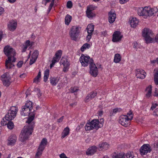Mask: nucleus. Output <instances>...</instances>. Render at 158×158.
Here are the masks:
<instances>
[{"instance_id":"nucleus-1","label":"nucleus","mask_w":158,"mask_h":158,"mask_svg":"<svg viewBox=\"0 0 158 158\" xmlns=\"http://www.w3.org/2000/svg\"><path fill=\"white\" fill-rule=\"evenodd\" d=\"M35 114V111L33 110V112H32L31 114L29 115L30 116L26 121L27 124L24 127L20 135L19 139L21 141H25L32 134L34 127L35 123L33 120L34 119Z\"/></svg>"},{"instance_id":"nucleus-2","label":"nucleus","mask_w":158,"mask_h":158,"mask_svg":"<svg viewBox=\"0 0 158 158\" xmlns=\"http://www.w3.org/2000/svg\"><path fill=\"white\" fill-rule=\"evenodd\" d=\"M137 10L138 15L143 16L145 18H147L153 15L158 10L156 7L151 8L150 6H145L144 7L138 8Z\"/></svg>"},{"instance_id":"nucleus-3","label":"nucleus","mask_w":158,"mask_h":158,"mask_svg":"<svg viewBox=\"0 0 158 158\" xmlns=\"http://www.w3.org/2000/svg\"><path fill=\"white\" fill-rule=\"evenodd\" d=\"M142 34L147 43H152L154 42V34L151 30L148 28H145L142 31Z\"/></svg>"},{"instance_id":"nucleus-4","label":"nucleus","mask_w":158,"mask_h":158,"mask_svg":"<svg viewBox=\"0 0 158 158\" xmlns=\"http://www.w3.org/2000/svg\"><path fill=\"white\" fill-rule=\"evenodd\" d=\"M20 114L21 115L26 116L30 115L33 112V103L29 101H27L25 105L22 107Z\"/></svg>"},{"instance_id":"nucleus-5","label":"nucleus","mask_w":158,"mask_h":158,"mask_svg":"<svg viewBox=\"0 0 158 158\" xmlns=\"http://www.w3.org/2000/svg\"><path fill=\"white\" fill-rule=\"evenodd\" d=\"M132 112H130L127 115H122L119 118V122L122 126L127 127L130 125V122L133 118Z\"/></svg>"},{"instance_id":"nucleus-6","label":"nucleus","mask_w":158,"mask_h":158,"mask_svg":"<svg viewBox=\"0 0 158 158\" xmlns=\"http://www.w3.org/2000/svg\"><path fill=\"white\" fill-rule=\"evenodd\" d=\"M79 60L81 63L82 66L85 67L89 65L94 62V60L92 58L88 55L82 54L79 58Z\"/></svg>"},{"instance_id":"nucleus-7","label":"nucleus","mask_w":158,"mask_h":158,"mask_svg":"<svg viewBox=\"0 0 158 158\" xmlns=\"http://www.w3.org/2000/svg\"><path fill=\"white\" fill-rule=\"evenodd\" d=\"M81 29L80 27L76 26H73L71 28L69 35L72 40L75 41L77 40Z\"/></svg>"},{"instance_id":"nucleus-8","label":"nucleus","mask_w":158,"mask_h":158,"mask_svg":"<svg viewBox=\"0 0 158 158\" xmlns=\"http://www.w3.org/2000/svg\"><path fill=\"white\" fill-rule=\"evenodd\" d=\"M3 52L5 55L8 57L11 58H15L16 53L14 49L9 45L5 46L3 49Z\"/></svg>"},{"instance_id":"nucleus-9","label":"nucleus","mask_w":158,"mask_h":158,"mask_svg":"<svg viewBox=\"0 0 158 158\" xmlns=\"http://www.w3.org/2000/svg\"><path fill=\"white\" fill-rule=\"evenodd\" d=\"M18 111V109L16 106H11L8 110L7 114L6 115V118L12 120L16 116Z\"/></svg>"},{"instance_id":"nucleus-10","label":"nucleus","mask_w":158,"mask_h":158,"mask_svg":"<svg viewBox=\"0 0 158 158\" xmlns=\"http://www.w3.org/2000/svg\"><path fill=\"white\" fill-rule=\"evenodd\" d=\"M94 129H98L103 127L104 123V120L103 118L99 119H94L91 121Z\"/></svg>"},{"instance_id":"nucleus-11","label":"nucleus","mask_w":158,"mask_h":158,"mask_svg":"<svg viewBox=\"0 0 158 158\" xmlns=\"http://www.w3.org/2000/svg\"><path fill=\"white\" fill-rule=\"evenodd\" d=\"M90 74L94 77H96L98 74V69L94 62L89 65Z\"/></svg>"},{"instance_id":"nucleus-12","label":"nucleus","mask_w":158,"mask_h":158,"mask_svg":"<svg viewBox=\"0 0 158 158\" xmlns=\"http://www.w3.org/2000/svg\"><path fill=\"white\" fill-rule=\"evenodd\" d=\"M1 80L3 84L6 86H8L11 83V78L7 73H5L1 76Z\"/></svg>"},{"instance_id":"nucleus-13","label":"nucleus","mask_w":158,"mask_h":158,"mask_svg":"<svg viewBox=\"0 0 158 158\" xmlns=\"http://www.w3.org/2000/svg\"><path fill=\"white\" fill-rule=\"evenodd\" d=\"M123 37V35L121 32L119 31H116L112 35V41L114 42H120Z\"/></svg>"},{"instance_id":"nucleus-14","label":"nucleus","mask_w":158,"mask_h":158,"mask_svg":"<svg viewBox=\"0 0 158 158\" xmlns=\"http://www.w3.org/2000/svg\"><path fill=\"white\" fill-rule=\"evenodd\" d=\"M151 150L150 146L148 144L143 145L140 149V153L142 155L146 154L148 153Z\"/></svg>"},{"instance_id":"nucleus-15","label":"nucleus","mask_w":158,"mask_h":158,"mask_svg":"<svg viewBox=\"0 0 158 158\" xmlns=\"http://www.w3.org/2000/svg\"><path fill=\"white\" fill-rule=\"evenodd\" d=\"M60 64L61 65H63L64 66L63 71L64 72H66L68 71L69 68L70 63L66 58L62 57L60 62Z\"/></svg>"},{"instance_id":"nucleus-16","label":"nucleus","mask_w":158,"mask_h":158,"mask_svg":"<svg viewBox=\"0 0 158 158\" xmlns=\"http://www.w3.org/2000/svg\"><path fill=\"white\" fill-rule=\"evenodd\" d=\"M135 76L137 78L141 79L145 78L146 76V73L143 69H138L135 70Z\"/></svg>"},{"instance_id":"nucleus-17","label":"nucleus","mask_w":158,"mask_h":158,"mask_svg":"<svg viewBox=\"0 0 158 158\" xmlns=\"http://www.w3.org/2000/svg\"><path fill=\"white\" fill-rule=\"evenodd\" d=\"M7 59L6 61V68L11 69L14 66V65L13 63L15 62L16 59L15 58H11L10 57L8 58Z\"/></svg>"},{"instance_id":"nucleus-18","label":"nucleus","mask_w":158,"mask_h":158,"mask_svg":"<svg viewBox=\"0 0 158 158\" xmlns=\"http://www.w3.org/2000/svg\"><path fill=\"white\" fill-rule=\"evenodd\" d=\"M17 23L15 21L12 20L10 21L7 25V28L10 31H14L16 28Z\"/></svg>"},{"instance_id":"nucleus-19","label":"nucleus","mask_w":158,"mask_h":158,"mask_svg":"<svg viewBox=\"0 0 158 158\" xmlns=\"http://www.w3.org/2000/svg\"><path fill=\"white\" fill-rule=\"evenodd\" d=\"M116 15L115 12L110 11L108 14V20L110 23H113L115 20Z\"/></svg>"},{"instance_id":"nucleus-20","label":"nucleus","mask_w":158,"mask_h":158,"mask_svg":"<svg viewBox=\"0 0 158 158\" xmlns=\"http://www.w3.org/2000/svg\"><path fill=\"white\" fill-rule=\"evenodd\" d=\"M38 55L39 52L37 50H35L34 51L31 57L29 63L30 65H31L35 63L38 57Z\"/></svg>"},{"instance_id":"nucleus-21","label":"nucleus","mask_w":158,"mask_h":158,"mask_svg":"<svg viewBox=\"0 0 158 158\" xmlns=\"http://www.w3.org/2000/svg\"><path fill=\"white\" fill-rule=\"evenodd\" d=\"M139 21L136 18H131L129 20V23L132 28H135L138 25Z\"/></svg>"},{"instance_id":"nucleus-22","label":"nucleus","mask_w":158,"mask_h":158,"mask_svg":"<svg viewBox=\"0 0 158 158\" xmlns=\"http://www.w3.org/2000/svg\"><path fill=\"white\" fill-rule=\"evenodd\" d=\"M152 87L151 85H150L146 87L145 92V97L146 98H149L152 96Z\"/></svg>"},{"instance_id":"nucleus-23","label":"nucleus","mask_w":158,"mask_h":158,"mask_svg":"<svg viewBox=\"0 0 158 158\" xmlns=\"http://www.w3.org/2000/svg\"><path fill=\"white\" fill-rule=\"evenodd\" d=\"M98 148L96 146H92L89 148L86 152V154L87 155H93L96 152Z\"/></svg>"},{"instance_id":"nucleus-24","label":"nucleus","mask_w":158,"mask_h":158,"mask_svg":"<svg viewBox=\"0 0 158 158\" xmlns=\"http://www.w3.org/2000/svg\"><path fill=\"white\" fill-rule=\"evenodd\" d=\"M16 137L15 135H11L8 140L7 144L9 145H14L16 142Z\"/></svg>"},{"instance_id":"nucleus-25","label":"nucleus","mask_w":158,"mask_h":158,"mask_svg":"<svg viewBox=\"0 0 158 158\" xmlns=\"http://www.w3.org/2000/svg\"><path fill=\"white\" fill-rule=\"evenodd\" d=\"M47 140L46 138H44L42 140L38 149L43 151L47 143Z\"/></svg>"},{"instance_id":"nucleus-26","label":"nucleus","mask_w":158,"mask_h":158,"mask_svg":"<svg viewBox=\"0 0 158 158\" xmlns=\"http://www.w3.org/2000/svg\"><path fill=\"white\" fill-rule=\"evenodd\" d=\"M70 130L69 127H67L65 128L61 134V138L63 139L68 136L70 133Z\"/></svg>"},{"instance_id":"nucleus-27","label":"nucleus","mask_w":158,"mask_h":158,"mask_svg":"<svg viewBox=\"0 0 158 158\" xmlns=\"http://www.w3.org/2000/svg\"><path fill=\"white\" fill-rule=\"evenodd\" d=\"M153 76L154 81L155 84L156 85H158V68H156L154 69L153 71Z\"/></svg>"},{"instance_id":"nucleus-28","label":"nucleus","mask_w":158,"mask_h":158,"mask_svg":"<svg viewBox=\"0 0 158 158\" xmlns=\"http://www.w3.org/2000/svg\"><path fill=\"white\" fill-rule=\"evenodd\" d=\"M50 80L51 84L53 86H56L59 81V79L57 77H51Z\"/></svg>"},{"instance_id":"nucleus-29","label":"nucleus","mask_w":158,"mask_h":158,"mask_svg":"<svg viewBox=\"0 0 158 158\" xmlns=\"http://www.w3.org/2000/svg\"><path fill=\"white\" fill-rule=\"evenodd\" d=\"M99 148L100 150H105L109 148V145L106 142L100 143L99 145Z\"/></svg>"},{"instance_id":"nucleus-30","label":"nucleus","mask_w":158,"mask_h":158,"mask_svg":"<svg viewBox=\"0 0 158 158\" xmlns=\"http://www.w3.org/2000/svg\"><path fill=\"white\" fill-rule=\"evenodd\" d=\"M124 152H114L112 154L113 158H123L124 157Z\"/></svg>"},{"instance_id":"nucleus-31","label":"nucleus","mask_w":158,"mask_h":158,"mask_svg":"<svg viewBox=\"0 0 158 158\" xmlns=\"http://www.w3.org/2000/svg\"><path fill=\"white\" fill-rule=\"evenodd\" d=\"M121 56L119 53H116L114 55V62L116 63H119L121 60Z\"/></svg>"},{"instance_id":"nucleus-32","label":"nucleus","mask_w":158,"mask_h":158,"mask_svg":"<svg viewBox=\"0 0 158 158\" xmlns=\"http://www.w3.org/2000/svg\"><path fill=\"white\" fill-rule=\"evenodd\" d=\"M31 45V44L30 42V41L29 40H27L24 43V44L23 45L22 48V52H25L27 48Z\"/></svg>"},{"instance_id":"nucleus-33","label":"nucleus","mask_w":158,"mask_h":158,"mask_svg":"<svg viewBox=\"0 0 158 158\" xmlns=\"http://www.w3.org/2000/svg\"><path fill=\"white\" fill-rule=\"evenodd\" d=\"M41 79V72L39 71L37 76L34 78L33 82L38 84L40 82Z\"/></svg>"},{"instance_id":"nucleus-34","label":"nucleus","mask_w":158,"mask_h":158,"mask_svg":"<svg viewBox=\"0 0 158 158\" xmlns=\"http://www.w3.org/2000/svg\"><path fill=\"white\" fill-rule=\"evenodd\" d=\"M85 128L86 131H90L94 129L91 122L86 123L85 127Z\"/></svg>"},{"instance_id":"nucleus-35","label":"nucleus","mask_w":158,"mask_h":158,"mask_svg":"<svg viewBox=\"0 0 158 158\" xmlns=\"http://www.w3.org/2000/svg\"><path fill=\"white\" fill-rule=\"evenodd\" d=\"M91 45L88 43H85L81 47L80 50L82 52H83L87 49H89Z\"/></svg>"},{"instance_id":"nucleus-36","label":"nucleus","mask_w":158,"mask_h":158,"mask_svg":"<svg viewBox=\"0 0 158 158\" xmlns=\"http://www.w3.org/2000/svg\"><path fill=\"white\" fill-rule=\"evenodd\" d=\"M72 20V16L67 14L65 18V24L68 25Z\"/></svg>"},{"instance_id":"nucleus-37","label":"nucleus","mask_w":158,"mask_h":158,"mask_svg":"<svg viewBox=\"0 0 158 158\" xmlns=\"http://www.w3.org/2000/svg\"><path fill=\"white\" fill-rule=\"evenodd\" d=\"M88 33H92L94 30V25L92 24H89L87 28Z\"/></svg>"},{"instance_id":"nucleus-38","label":"nucleus","mask_w":158,"mask_h":158,"mask_svg":"<svg viewBox=\"0 0 158 158\" xmlns=\"http://www.w3.org/2000/svg\"><path fill=\"white\" fill-rule=\"evenodd\" d=\"M49 70L48 69H46L44 71V81L46 82L47 81L49 77Z\"/></svg>"},{"instance_id":"nucleus-39","label":"nucleus","mask_w":158,"mask_h":158,"mask_svg":"<svg viewBox=\"0 0 158 158\" xmlns=\"http://www.w3.org/2000/svg\"><path fill=\"white\" fill-rule=\"evenodd\" d=\"M134 155L132 152H127V153H124L123 158H133Z\"/></svg>"},{"instance_id":"nucleus-40","label":"nucleus","mask_w":158,"mask_h":158,"mask_svg":"<svg viewBox=\"0 0 158 158\" xmlns=\"http://www.w3.org/2000/svg\"><path fill=\"white\" fill-rule=\"evenodd\" d=\"M10 120H11L6 118V115L5 117L2 120L1 122V124L2 126H5L6 125H7L8 122H9V121Z\"/></svg>"},{"instance_id":"nucleus-41","label":"nucleus","mask_w":158,"mask_h":158,"mask_svg":"<svg viewBox=\"0 0 158 158\" xmlns=\"http://www.w3.org/2000/svg\"><path fill=\"white\" fill-rule=\"evenodd\" d=\"M60 59L55 56L54 57L52 60V62L50 65V68H52V67L54 66L55 64L57 62H58Z\"/></svg>"},{"instance_id":"nucleus-42","label":"nucleus","mask_w":158,"mask_h":158,"mask_svg":"<svg viewBox=\"0 0 158 158\" xmlns=\"http://www.w3.org/2000/svg\"><path fill=\"white\" fill-rule=\"evenodd\" d=\"M86 14L88 18H92L95 16V14L92 11L88 10H86Z\"/></svg>"},{"instance_id":"nucleus-43","label":"nucleus","mask_w":158,"mask_h":158,"mask_svg":"<svg viewBox=\"0 0 158 158\" xmlns=\"http://www.w3.org/2000/svg\"><path fill=\"white\" fill-rule=\"evenodd\" d=\"M43 151L42 150L38 149L37 152L35 154V158H40Z\"/></svg>"},{"instance_id":"nucleus-44","label":"nucleus","mask_w":158,"mask_h":158,"mask_svg":"<svg viewBox=\"0 0 158 158\" xmlns=\"http://www.w3.org/2000/svg\"><path fill=\"white\" fill-rule=\"evenodd\" d=\"M62 53V52L61 50H58L56 53L55 56L60 59Z\"/></svg>"},{"instance_id":"nucleus-45","label":"nucleus","mask_w":158,"mask_h":158,"mask_svg":"<svg viewBox=\"0 0 158 158\" xmlns=\"http://www.w3.org/2000/svg\"><path fill=\"white\" fill-rule=\"evenodd\" d=\"M97 7L93 5H90L87 6L86 10L92 11V10H95Z\"/></svg>"},{"instance_id":"nucleus-46","label":"nucleus","mask_w":158,"mask_h":158,"mask_svg":"<svg viewBox=\"0 0 158 158\" xmlns=\"http://www.w3.org/2000/svg\"><path fill=\"white\" fill-rule=\"evenodd\" d=\"M7 126L9 129H12L13 128L14 125L12 122L9 121L8 122Z\"/></svg>"},{"instance_id":"nucleus-47","label":"nucleus","mask_w":158,"mask_h":158,"mask_svg":"<svg viewBox=\"0 0 158 158\" xmlns=\"http://www.w3.org/2000/svg\"><path fill=\"white\" fill-rule=\"evenodd\" d=\"M122 110V109L120 108H116L113 110L112 115H113L116 113L119 112Z\"/></svg>"},{"instance_id":"nucleus-48","label":"nucleus","mask_w":158,"mask_h":158,"mask_svg":"<svg viewBox=\"0 0 158 158\" xmlns=\"http://www.w3.org/2000/svg\"><path fill=\"white\" fill-rule=\"evenodd\" d=\"M55 0H52V2L50 4L49 6L48 7V10H47V13H49L52 7L53 6L54 4V2Z\"/></svg>"},{"instance_id":"nucleus-49","label":"nucleus","mask_w":158,"mask_h":158,"mask_svg":"<svg viewBox=\"0 0 158 158\" xmlns=\"http://www.w3.org/2000/svg\"><path fill=\"white\" fill-rule=\"evenodd\" d=\"M97 93L96 92L94 91L90 93L89 95L90 97H91V98L92 99L94 98L97 95Z\"/></svg>"},{"instance_id":"nucleus-50","label":"nucleus","mask_w":158,"mask_h":158,"mask_svg":"<svg viewBox=\"0 0 158 158\" xmlns=\"http://www.w3.org/2000/svg\"><path fill=\"white\" fill-rule=\"evenodd\" d=\"M73 6V3L71 1H68L67 3V8L70 9Z\"/></svg>"},{"instance_id":"nucleus-51","label":"nucleus","mask_w":158,"mask_h":158,"mask_svg":"<svg viewBox=\"0 0 158 158\" xmlns=\"http://www.w3.org/2000/svg\"><path fill=\"white\" fill-rule=\"evenodd\" d=\"M92 33H88V35L86 37V40L89 42L91 38Z\"/></svg>"},{"instance_id":"nucleus-52","label":"nucleus","mask_w":158,"mask_h":158,"mask_svg":"<svg viewBox=\"0 0 158 158\" xmlns=\"http://www.w3.org/2000/svg\"><path fill=\"white\" fill-rule=\"evenodd\" d=\"M92 99V98H91V97H90L89 95V94H88L86 97L85 99V102H88Z\"/></svg>"},{"instance_id":"nucleus-53","label":"nucleus","mask_w":158,"mask_h":158,"mask_svg":"<svg viewBox=\"0 0 158 158\" xmlns=\"http://www.w3.org/2000/svg\"><path fill=\"white\" fill-rule=\"evenodd\" d=\"M23 64V61H19L18 62L17 64V66L18 68H21Z\"/></svg>"},{"instance_id":"nucleus-54","label":"nucleus","mask_w":158,"mask_h":158,"mask_svg":"<svg viewBox=\"0 0 158 158\" xmlns=\"http://www.w3.org/2000/svg\"><path fill=\"white\" fill-rule=\"evenodd\" d=\"M157 105H158L156 103H152L151 108V110H153L156 107Z\"/></svg>"},{"instance_id":"nucleus-55","label":"nucleus","mask_w":158,"mask_h":158,"mask_svg":"<svg viewBox=\"0 0 158 158\" xmlns=\"http://www.w3.org/2000/svg\"><path fill=\"white\" fill-rule=\"evenodd\" d=\"M150 63L151 64L154 65L156 63L157 64V59L156 58V60H152L150 61Z\"/></svg>"},{"instance_id":"nucleus-56","label":"nucleus","mask_w":158,"mask_h":158,"mask_svg":"<svg viewBox=\"0 0 158 158\" xmlns=\"http://www.w3.org/2000/svg\"><path fill=\"white\" fill-rule=\"evenodd\" d=\"M78 89L76 87L72 88L71 89V91L72 93L75 92H77Z\"/></svg>"},{"instance_id":"nucleus-57","label":"nucleus","mask_w":158,"mask_h":158,"mask_svg":"<svg viewBox=\"0 0 158 158\" xmlns=\"http://www.w3.org/2000/svg\"><path fill=\"white\" fill-rule=\"evenodd\" d=\"M129 0H119V3L121 4H123L127 2Z\"/></svg>"},{"instance_id":"nucleus-58","label":"nucleus","mask_w":158,"mask_h":158,"mask_svg":"<svg viewBox=\"0 0 158 158\" xmlns=\"http://www.w3.org/2000/svg\"><path fill=\"white\" fill-rule=\"evenodd\" d=\"M154 96L158 97V91L157 88L155 89Z\"/></svg>"},{"instance_id":"nucleus-59","label":"nucleus","mask_w":158,"mask_h":158,"mask_svg":"<svg viewBox=\"0 0 158 158\" xmlns=\"http://www.w3.org/2000/svg\"><path fill=\"white\" fill-rule=\"evenodd\" d=\"M4 12V9L2 7H0V15H2Z\"/></svg>"},{"instance_id":"nucleus-60","label":"nucleus","mask_w":158,"mask_h":158,"mask_svg":"<svg viewBox=\"0 0 158 158\" xmlns=\"http://www.w3.org/2000/svg\"><path fill=\"white\" fill-rule=\"evenodd\" d=\"M153 114L155 115L158 116V108L156 109L154 112Z\"/></svg>"},{"instance_id":"nucleus-61","label":"nucleus","mask_w":158,"mask_h":158,"mask_svg":"<svg viewBox=\"0 0 158 158\" xmlns=\"http://www.w3.org/2000/svg\"><path fill=\"white\" fill-rule=\"evenodd\" d=\"M64 117L63 116L57 119V122L59 123L62 122L64 119Z\"/></svg>"},{"instance_id":"nucleus-62","label":"nucleus","mask_w":158,"mask_h":158,"mask_svg":"<svg viewBox=\"0 0 158 158\" xmlns=\"http://www.w3.org/2000/svg\"><path fill=\"white\" fill-rule=\"evenodd\" d=\"M26 76H27V75L25 73H23L22 74L20 75L19 76V77L20 78H24L25 77H26Z\"/></svg>"},{"instance_id":"nucleus-63","label":"nucleus","mask_w":158,"mask_h":158,"mask_svg":"<svg viewBox=\"0 0 158 158\" xmlns=\"http://www.w3.org/2000/svg\"><path fill=\"white\" fill-rule=\"evenodd\" d=\"M17 0H7V2L10 3L12 4L15 2Z\"/></svg>"},{"instance_id":"nucleus-64","label":"nucleus","mask_w":158,"mask_h":158,"mask_svg":"<svg viewBox=\"0 0 158 158\" xmlns=\"http://www.w3.org/2000/svg\"><path fill=\"white\" fill-rule=\"evenodd\" d=\"M155 40L158 43V34L156 36L154 39V41Z\"/></svg>"}]
</instances>
